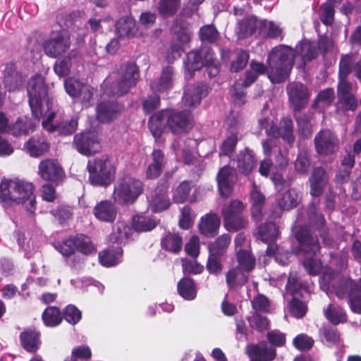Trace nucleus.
Returning <instances> with one entry per match:
<instances>
[{"label":"nucleus","instance_id":"1","mask_svg":"<svg viewBox=\"0 0 361 361\" xmlns=\"http://www.w3.org/2000/svg\"><path fill=\"white\" fill-rule=\"evenodd\" d=\"M35 186L31 182L24 180L3 178L0 182V203L6 208L12 203L25 204L27 211L33 214L36 209Z\"/></svg>","mask_w":361,"mask_h":361},{"label":"nucleus","instance_id":"2","mask_svg":"<svg viewBox=\"0 0 361 361\" xmlns=\"http://www.w3.org/2000/svg\"><path fill=\"white\" fill-rule=\"evenodd\" d=\"M295 51L290 47L279 44L269 52V79L273 84L286 80L295 63Z\"/></svg>","mask_w":361,"mask_h":361},{"label":"nucleus","instance_id":"3","mask_svg":"<svg viewBox=\"0 0 361 361\" xmlns=\"http://www.w3.org/2000/svg\"><path fill=\"white\" fill-rule=\"evenodd\" d=\"M145 191V184L139 178L129 173L120 174L112 192L114 203L122 207L134 204Z\"/></svg>","mask_w":361,"mask_h":361},{"label":"nucleus","instance_id":"4","mask_svg":"<svg viewBox=\"0 0 361 361\" xmlns=\"http://www.w3.org/2000/svg\"><path fill=\"white\" fill-rule=\"evenodd\" d=\"M28 102L35 118L45 116L52 108V102L48 95V87L40 74L32 76L27 82Z\"/></svg>","mask_w":361,"mask_h":361},{"label":"nucleus","instance_id":"5","mask_svg":"<svg viewBox=\"0 0 361 361\" xmlns=\"http://www.w3.org/2000/svg\"><path fill=\"white\" fill-rule=\"evenodd\" d=\"M87 169L89 182L94 186L107 187L114 179L116 166L106 154L90 159Z\"/></svg>","mask_w":361,"mask_h":361},{"label":"nucleus","instance_id":"6","mask_svg":"<svg viewBox=\"0 0 361 361\" xmlns=\"http://www.w3.org/2000/svg\"><path fill=\"white\" fill-rule=\"evenodd\" d=\"M336 294L341 299L348 298L350 310L355 314H361V277L357 280L345 277L341 280Z\"/></svg>","mask_w":361,"mask_h":361},{"label":"nucleus","instance_id":"7","mask_svg":"<svg viewBox=\"0 0 361 361\" xmlns=\"http://www.w3.org/2000/svg\"><path fill=\"white\" fill-rule=\"evenodd\" d=\"M140 79L138 66L132 61L124 63L120 68L119 78L113 87L114 95L122 97L128 94L132 87L137 85Z\"/></svg>","mask_w":361,"mask_h":361},{"label":"nucleus","instance_id":"8","mask_svg":"<svg viewBox=\"0 0 361 361\" xmlns=\"http://www.w3.org/2000/svg\"><path fill=\"white\" fill-rule=\"evenodd\" d=\"M244 209L243 202L238 200H232L222 209L224 225L227 231H238L247 226L248 221L243 214Z\"/></svg>","mask_w":361,"mask_h":361},{"label":"nucleus","instance_id":"9","mask_svg":"<svg viewBox=\"0 0 361 361\" xmlns=\"http://www.w3.org/2000/svg\"><path fill=\"white\" fill-rule=\"evenodd\" d=\"M293 235L298 243L295 249L296 254L302 252L309 255H317L320 252L321 245L317 235H312L307 225L298 226L293 231Z\"/></svg>","mask_w":361,"mask_h":361},{"label":"nucleus","instance_id":"10","mask_svg":"<svg viewBox=\"0 0 361 361\" xmlns=\"http://www.w3.org/2000/svg\"><path fill=\"white\" fill-rule=\"evenodd\" d=\"M71 41L69 35L65 31L52 32L43 43V49L47 56L59 58L70 49Z\"/></svg>","mask_w":361,"mask_h":361},{"label":"nucleus","instance_id":"11","mask_svg":"<svg viewBox=\"0 0 361 361\" xmlns=\"http://www.w3.org/2000/svg\"><path fill=\"white\" fill-rule=\"evenodd\" d=\"M166 128L173 135L187 133L192 127V116L189 110L166 109Z\"/></svg>","mask_w":361,"mask_h":361},{"label":"nucleus","instance_id":"12","mask_svg":"<svg viewBox=\"0 0 361 361\" xmlns=\"http://www.w3.org/2000/svg\"><path fill=\"white\" fill-rule=\"evenodd\" d=\"M38 175L44 180L54 185H61L66 178L63 166L54 159L42 160L38 166Z\"/></svg>","mask_w":361,"mask_h":361},{"label":"nucleus","instance_id":"13","mask_svg":"<svg viewBox=\"0 0 361 361\" xmlns=\"http://www.w3.org/2000/svg\"><path fill=\"white\" fill-rule=\"evenodd\" d=\"M73 146L78 152L86 157L99 153L102 149L98 136L90 131L76 133L73 137Z\"/></svg>","mask_w":361,"mask_h":361},{"label":"nucleus","instance_id":"14","mask_svg":"<svg viewBox=\"0 0 361 361\" xmlns=\"http://www.w3.org/2000/svg\"><path fill=\"white\" fill-rule=\"evenodd\" d=\"M286 92L293 113H300L307 107L310 92L305 85L300 82H289L286 86Z\"/></svg>","mask_w":361,"mask_h":361},{"label":"nucleus","instance_id":"15","mask_svg":"<svg viewBox=\"0 0 361 361\" xmlns=\"http://www.w3.org/2000/svg\"><path fill=\"white\" fill-rule=\"evenodd\" d=\"M315 150L321 156L335 154L339 149V139L328 128L320 130L314 139Z\"/></svg>","mask_w":361,"mask_h":361},{"label":"nucleus","instance_id":"16","mask_svg":"<svg viewBox=\"0 0 361 361\" xmlns=\"http://www.w3.org/2000/svg\"><path fill=\"white\" fill-rule=\"evenodd\" d=\"M169 183L166 180H160L152 192L148 202V208L152 213H159L171 206L169 197Z\"/></svg>","mask_w":361,"mask_h":361},{"label":"nucleus","instance_id":"17","mask_svg":"<svg viewBox=\"0 0 361 361\" xmlns=\"http://www.w3.org/2000/svg\"><path fill=\"white\" fill-rule=\"evenodd\" d=\"M124 105L117 101H102L96 108V117L101 123H109L124 111Z\"/></svg>","mask_w":361,"mask_h":361},{"label":"nucleus","instance_id":"18","mask_svg":"<svg viewBox=\"0 0 361 361\" xmlns=\"http://www.w3.org/2000/svg\"><path fill=\"white\" fill-rule=\"evenodd\" d=\"M300 287V285L294 279H288L286 289L293 295V298L288 302V307L290 315L298 319H302L306 315L308 310L307 303L295 296Z\"/></svg>","mask_w":361,"mask_h":361},{"label":"nucleus","instance_id":"19","mask_svg":"<svg viewBox=\"0 0 361 361\" xmlns=\"http://www.w3.org/2000/svg\"><path fill=\"white\" fill-rule=\"evenodd\" d=\"M218 189L221 196L228 197L233 192L236 181L235 169L229 166L221 167L216 176Z\"/></svg>","mask_w":361,"mask_h":361},{"label":"nucleus","instance_id":"20","mask_svg":"<svg viewBox=\"0 0 361 361\" xmlns=\"http://www.w3.org/2000/svg\"><path fill=\"white\" fill-rule=\"evenodd\" d=\"M213 51L209 47H201L189 51L184 62L188 72L192 75L196 71L200 70L206 62L207 55H212Z\"/></svg>","mask_w":361,"mask_h":361},{"label":"nucleus","instance_id":"21","mask_svg":"<svg viewBox=\"0 0 361 361\" xmlns=\"http://www.w3.org/2000/svg\"><path fill=\"white\" fill-rule=\"evenodd\" d=\"M246 354L250 359H258L260 361H273L276 357V348L269 346L266 341L257 344H250L246 347Z\"/></svg>","mask_w":361,"mask_h":361},{"label":"nucleus","instance_id":"22","mask_svg":"<svg viewBox=\"0 0 361 361\" xmlns=\"http://www.w3.org/2000/svg\"><path fill=\"white\" fill-rule=\"evenodd\" d=\"M24 148L30 157L38 158L49 151L50 143L45 135L37 134L28 139Z\"/></svg>","mask_w":361,"mask_h":361},{"label":"nucleus","instance_id":"23","mask_svg":"<svg viewBox=\"0 0 361 361\" xmlns=\"http://www.w3.org/2000/svg\"><path fill=\"white\" fill-rule=\"evenodd\" d=\"M310 193L313 197L321 196L329 181V175L322 166L314 167L309 178Z\"/></svg>","mask_w":361,"mask_h":361},{"label":"nucleus","instance_id":"24","mask_svg":"<svg viewBox=\"0 0 361 361\" xmlns=\"http://www.w3.org/2000/svg\"><path fill=\"white\" fill-rule=\"evenodd\" d=\"M257 159L252 149L245 147L237 155L236 167L240 173L248 176L257 167Z\"/></svg>","mask_w":361,"mask_h":361},{"label":"nucleus","instance_id":"25","mask_svg":"<svg viewBox=\"0 0 361 361\" xmlns=\"http://www.w3.org/2000/svg\"><path fill=\"white\" fill-rule=\"evenodd\" d=\"M25 79L18 71L14 63H8L4 71L3 82L6 89L9 92L19 90L23 85Z\"/></svg>","mask_w":361,"mask_h":361},{"label":"nucleus","instance_id":"26","mask_svg":"<svg viewBox=\"0 0 361 361\" xmlns=\"http://www.w3.org/2000/svg\"><path fill=\"white\" fill-rule=\"evenodd\" d=\"M41 334L35 329L27 328L20 332L19 339L22 348L28 353H36L41 345Z\"/></svg>","mask_w":361,"mask_h":361},{"label":"nucleus","instance_id":"27","mask_svg":"<svg viewBox=\"0 0 361 361\" xmlns=\"http://www.w3.org/2000/svg\"><path fill=\"white\" fill-rule=\"evenodd\" d=\"M115 204L111 200H102L93 208L94 216L101 221L113 223L117 216V208Z\"/></svg>","mask_w":361,"mask_h":361},{"label":"nucleus","instance_id":"28","mask_svg":"<svg viewBox=\"0 0 361 361\" xmlns=\"http://www.w3.org/2000/svg\"><path fill=\"white\" fill-rule=\"evenodd\" d=\"M152 161L148 165L145 176L147 179H156L161 174L166 164V158L162 150L155 149L151 154Z\"/></svg>","mask_w":361,"mask_h":361},{"label":"nucleus","instance_id":"29","mask_svg":"<svg viewBox=\"0 0 361 361\" xmlns=\"http://www.w3.org/2000/svg\"><path fill=\"white\" fill-rule=\"evenodd\" d=\"M174 68L172 66L164 67L160 77L151 82V90L155 92H163L173 87Z\"/></svg>","mask_w":361,"mask_h":361},{"label":"nucleus","instance_id":"30","mask_svg":"<svg viewBox=\"0 0 361 361\" xmlns=\"http://www.w3.org/2000/svg\"><path fill=\"white\" fill-rule=\"evenodd\" d=\"M221 221L216 214H209L202 216L198 225L200 233L208 238H213L219 233Z\"/></svg>","mask_w":361,"mask_h":361},{"label":"nucleus","instance_id":"31","mask_svg":"<svg viewBox=\"0 0 361 361\" xmlns=\"http://www.w3.org/2000/svg\"><path fill=\"white\" fill-rule=\"evenodd\" d=\"M314 114L311 111L305 112L299 116L294 113L298 133L300 138L307 139L312 135L313 126L311 121L314 118Z\"/></svg>","mask_w":361,"mask_h":361},{"label":"nucleus","instance_id":"32","mask_svg":"<svg viewBox=\"0 0 361 361\" xmlns=\"http://www.w3.org/2000/svg\"><path fill=\"white\" fill-rule=\"evenodd\" d=\"M160 245L166 252L178 255L183 249V238L178 233L168 232L161 239Z\"/></svg>","mask_w":361,"mask_h":361},{"label":"nucleus","instance_id":"33","mask_svg":"<svg viewBox=\"0 0 361 361\" xmlns=\"http://www.w3.org/2000/svg\"><path fill=\"white\" fill-rule=\"evenodd\" d=\"M116 32L118 37H133L137 32L135 20L132 16H126L119 18L115 23Z\"/></svg>","mask_w":361,"mask_h":361},{"label":"nucleus","instance_id":"34","mask_svg":"<svg viewBox=\"0 0 361 361\" xmlns=\"http://www.w3.org/2000/svg\"><path fill=\"white\" fill-rule=\"evenodd\" d=\"M207 87L202 83L193 85L188 88L184 93L183 99L185 104L189 106L199 105L203 97L207 95Z\"/></svg>","mask_w":361,"mask_h":361},{"label":"nucleus","instance_id":"35","mask_svg":"<svg viewBox=\"0 0 361 361\" xmlns=\"http://www.w3.org/2000/svg\"><path fill=\"white\" fill-rule=\"evenodd\" d=\"M166 109L159 111L149 118V129L156 140L161 137L166 128Z\"/></svg>","mask_w":361,"mask_h":361},{"label":"nucleus","instance_id":"36","mask_svg":"<svg viewBox=\"0 0 361 361\" xmlns=\"http://www.w3.org/2000/svg\"><path fill=\"white\" fill-rule=\"evenodd\" d=\"M80 53L77 49L71 50L68 54L62 59L57 60L54 65V71L59 77H66L71 73L73 60L78 59Z\"/></svg>","mask_w":361,"mask_h":361},{"label":"nucleus","instance_id":"37","mask_svg":"<svg viewBox=\"0 0 361 361\" xmlns=\"http://www.w3.org/2000/svg\"><path fill=\"white\" fill-rule=\"evenodd\" d=\"M226 283L229 289L241 288L248 281V274L239 267L229 269L225 276Z\"/></svg>","mask_w":361,"mask_h":361},{"label":"nucleus","instance_id":"38","mask_svg":"<svg viewBox=\"0 0 361 361\" xmlns=\"http://www.w3.org/2000/svg\"><path fill=\"white\" fill-rule=\"evenodd\" d=\"M279 235V226L274 222L262 224L257 228V238L264 243H274Z\"/></svg>","mask_w":361,"mask_h":361},{"label":"nucleus","instance_id":"39","mask_svg":"<svg viewBox=\"0 0 361 361\" xmlns=\"http://www.w3.org/2000/svg\"><path fill=\"white\" fill-rule=\"evenodd\" d=\"M266 197L259 190L257 189L256 185L250 193L251 200V214L254 221L258 222L263 218V207L265 203Z\"/></svg>","mask_w":361,"mask_h":361},{"label":"nucleus","instance_id":"40","mask_svg":"<svg viewBox=\"0 0 361 361\" xmlns=\"http://www.w3.org/2000/svg\"><path fill=\"white\" fill-rule=\"evenodd\" d=\"M231 237L228 233L219 235L214 242L209 244V254L226 259L227 250L231 244Z\"/></svg>","mask_w":361,"mask_h":361},{"label":"nucleus","instance_id":"41","mask_svg":"<svg viewBox=\"0 0 361 361\" xmlns=\"http://www.w3.org/2000/svg\"><path fill=\"white\" fill-rule=\"evenodd\" d=\"M35 127V124L30 118L26 116L20 117L15 123L10 125L8 133L16 137L27 135L34 130Z\"/></svg>","mask_w":361,"mask_h":361},{"label":"nucleus","instance_id":"42","mask_svg":"<svg viewBox=\"0 0 361 361\" xmlns=\"http://www.w3.org/2000/svg\"><path fill=\"white\" fill-rule=\"evenodd\" d=\"M49 213L61 226H64L73 218L74 208L69 204L60 203L53 207Z\"/></svg>","mask_w":361,"mask_h":361},{"label":"nucleus","instance_id":"43","mask_svg":"<svg viewBox=\"0 0 361 361\" xmlns=\"http://www.w3.org/2000/svg\"><path fill=\"white\" fill-rule=\"evenodd\" d=\"M178 293L180 297L186 300H194L197 293L196 283L190 278H182L177 284Z\"/></svg>","mask_w":361,"mask_h":361},{"label":"nucleus","instance_id":"44","mask_svg":"<svg viewBox=\"0 0 361 361\" xmlns=\"http://www.w3.org/2000/svg\"><path fill=\"white\" fill-rule=\"evenodd\" d=\"M159 222L154 219L142 214H136L132 219V228L137 232H149L157 227Z\"/></svg>","mask_w":361,"mask_h":361},{"label":"nucleus","instance_id":"45","mask_svg":"<svg viewBox=\"0 0 361 361\" xmlns=\"http://www.w3.org/2000/svg\"><path fill=\"white\" fill-rule=\"evenodd\" d=\"M280 133H276L275 135L281 136L282 140L289 146L292 147L295 140L293 133V122L290 117L283 116L279 123Z\"/></svg>","mask_w":361,"mask_h":361},{"label":"nucleus","instance_id":"46","mask_svg":"<svg viewBox=\"0 0 361 361\" xmlns=\"http://www.w3.org/2000/svg\"><path fill=\"white\" fill-rule=\"evenodd\" d=\"M75 249L84 255H90L97 252V246L90 237L83 233L73 235Z\"/></svg>","mask_w":361,"mask_h":361},{"label":"nucleus","instance_id":"47","mask_svg":"<svg viewBox=\"0 0 361 361\" xmlns=\"http://www.w3.org/2000/svg\"><path fill=\"white\" fill-rule=\"evenodd\" d=\"M238 265L236 267L240 268L247 274L255 267L256 259L250 251L240 250L236 255Z\"/></svg>","mask_w":361,"mask_h":361},{"label":"nucleus","instance_id":"48","mask_svg":"<svg viewBox=\"0 0 361 361\" xmlns=\"http://www.w3.org/2000/svg\"><path fill=\"white\" fill-rule=\"evenodd\" d=\"M78 118L73 117L70 120L62 121L56 126L51 125L47 130L49 132L57 131L59 135L67 136L71 135L77 130Z\"/></svg>","mask_w":361,"mask_h":361},{"label":"nucleus","instance_id":"49","mask_svg":"<svg viewBox=\"0 0 361 361\" xmlns=\"http://www.w3.org/2000/svg\"><path fill=\"white\" fill-rule=\"evenodd\" d=\"M42 319L47 326L54 327L61 323L63 315L59 307L49 306L43 312Z\"/></svg>","mask_w":361,"mask_h":361},{"label":"nucleus","instance_id":"50","mask_svg":"<svg viewBox=\"0 0 361 361\" xmlns=\"http://www.w3.org/2000/svg\"><path fill=\"white\" fill-rule=\"evenodd\" d=\"M192 188L191 180L180 182L173 192L172 200L176 204H183L188 200Z\"/></svg>","mask_w":361,"mask_h":361},{"label":"nucleus","instance_id":"51","mask_svg":"<svg viewBox=\"0 0 361 361\" xmlns=\"http://www.w3.org/2000/svg\"><path fill=\"white\" fill-rule=\"evenodd\" d=\"M324 315L330 323L338 325L348 321L346 312L340 307H334L330 304L324 310Z\"/></svg>","mask_w":361,"mask_h":361},{"label":"nucleus","instance_id":"52","mask_svg":"<svg viewBox=\"0 0 361 361\" xmlns=\"http://www.w3.org/2000/svg\"><path fill=\"white\" fill-rule=\"evenodd\" d=\"M181 0H159L157 11L164 17L174 16L178 11Z\"/></svg>","mask_w":361,"mask_h":361},{"label":"nucleus","instance_id":"53","mask_svg":"<svg viewBox=\"0 0 361 361\" xmlns=\"http://www.w3.org/2000/svg\"><path fill=\"white\" fill-rule=\"evenodd\" d=\"M355 63L353 53L342 54L338 63V76L348 77L353 73Z\"/></svg>","mask_w":361,"mask_h":361},{"label":"nucleus","instance_id":"54","mask_svg":"<svg viewBox=\"0 0 361 361\" xmlns=\"http://www.w3.org/2000/svg\"><path fill=\"white\" fill-rule=\"evenodd\" d=\"M298 204V194L294 190H288L284 192L278 200V205L283 210H289L296 207Z\"/></svg>","mask_w":361,"mask_h":361},{"label":"nucleus","instance_id":"55","mask_svg":"<svg viewBox=\"0 0 361 361\" xmlns=\"http://www.w3.org/2000/svg\"><path fill=\"white\" fill-rule=\"evenodd\" d=\"M56 250L64 257H70L75 254L76 249L73 235H69L54 245Z\"/></svg>","mask_w":361,"mask_h":361},{"label":"nucleus","instance_id":"56","mask_svg":"<svg viewBox=\"0 0 361 361\" xmlns=\"http://www.w3.org/2000/svg\"><path fill=\"white\" fill-rule=\"evenodd\" d=\"M315 256L310 255V257H305L302 262L305 271L311 276L319 275L322 269L321 259L316 258Z\"/></svg>","mask_w":361,"mask_h":361},{"label":"nucleus","instance_id":"57","mask_svg":"<svg viewBox=\"0 0 361 361\" xmlns=\"http://www.w3.org/2000/svg\"><path fill=\"white\" fill-rule=\"evenodd\" d=\"M219 33L213 25H205L200 27L199 37L202 42L214 43L219 38Z\"/></svg>","mask_w":361,"mask_h":361},{"label":"nucleus","instance_id":"58","mask_svg":"<svg viewBox=\"0 0 361 361\" xmlns=\"http://www.w3.org/2000/svg\"><path fill=\"white\" fill-rule=\"evenodd\" d=\"M225 258L209 255H208L207 262L206 264L207 271L212 275L218 276L221 274L224 265L223 261Z\"/></svg>","mask_w":361,"mask_h":361},{"label":"nucleus","instance_id":"59","mask_svg":"<svg viewBox=\"0 0 361 361\" xmlns=\"http://www.w3.org/2000/svg\"><path fill=\"white\" fill-rule=\"evenodd\" d=\"M247 320L250 327L257 331L263 332L269 328L270 322L268 318L257 312L252 314Z\"/></svg>","mask_w":361,"mask_h":361},{"label":"nucleus","instance_id":"60","mask_svg":"<svg viewBox=\"0 0 361 361\" xmlns=\"http://www.w3.org/2000/svg\"><path fill=\"white\" fill-rule=\"evenodd\" d=\"M238 142V133H232L221 143L220 146V154L224 156L231 155L235 150Z\"/></svg>","mask_w":361,"mask_h":361},{"label":"nucleus","instance_id":"61","mask_svg":"<svg viewBox=\"0 0 361 361\" xmlns=\"http://www.w3.org/2000/svg\"><path fill=\"white\" fill-rule=\"evenodd\" d=\"M334 6L329 3H324L320 6L319 19L326 26H331L334 21Z\"/></svg>","mask_w":361,"mask_h":361},{"label":"nucleus","instance_id":"62","mask_svg":"<svg viewBox=\"0 0 361 361\" xmlns=\"http://www.w3.org/2000/svg\"><path fill=\"white\" fill-rule=\"evenodd\" d=\"M300 55L305 63L310 62L318 56L317 46L310 42H305L300 47Z\"/></svg>","mask_w":361,"mask_h":361},{"label":"nucleus","instance_id":"63","mask_svg":"<svg viewBox=\"0 0 361 361\" xmlns=\"http://www.w3.org/2000/svg\"><path fill=\"white\" fill-rule=\"evenodd\" d=\"M311 162L309 155L305 152H300L298 154L294 161L295 171L299 174H307L310 168Z\"/></svg>","mask_w":361,"mask_h":361},{"label":"nucleus","instance_id":"64","mask_svg":"<svg viewBox=\"0 0 361 361\" xmlns=\"http://www.w3.org/2000/svg\"><path fill=\"white\" fill-rule=\"evenodd\" d=\"M62 315L63 319L72 325H75L78 323L82 318L81 311L73 305H67L64 308Z\"/></svg>","mask_w":361,"mask_h":361}]
</instances>
